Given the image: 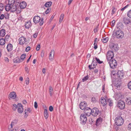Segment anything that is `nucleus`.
<instances>
[{
  "label": "nucleus",
  "instance_id": "32",
  "mask_svg": "<svg viewBox=\"0 0 131 131\" xmlns=\"http://www.w3.org/2000/svg\"><path fill=\"white\" fill-rule=\"evenodd\" d=\"M108 40V37H103L102 39V41L104 43H105L107 42Z\"/></svg>",
  "mask_w": 131,
  "mask_h": 131
},
{
  "label": "nucleus",
  "instance_id": "26",
  "mask_svg": "<svg viewBox=\"0 0 131 131\" xmlns=\"http://www.w3.org/2000/svg\"><path fill=\"white\" fill-rule=\"evenodd\" d=\"M5 34V30L4 29H2L0 31V36L1 37H4Z\"/></svg>",
  "mask_w": 131,
  "mask_h": 131
},
{
  "label": "nucleus",
  "instance_id": "28",
  "mask_svg": "<svg viewBox=\"0 0 131 131\" xmlns=\"http://www.w3.org/2000/svg\"><path fill=\"white\" fill-rule=\"evenodd\" d=\"M44 116L45 118L47 119L48 117V114L47 109H45L44 112Z\"/></svg>",
  "mask_w": 131,
  "mask_h": 131
},
{
  "label": "nucleus",
  "instance_id": "58",
  "mask_svg": "<svg viewBox=\"0 0 131 131\" xmlns=\"http://www.w3.org/2000/svg\"><path fill=\"white\" fill-rule=\"evenodd\" d=\"M27 111L29 113H31V110L29 108H28L27 109Z\"/></svg>",
  "mask_w": 131,
  "mask_h": 131
},
{
  "label": "nucleus",
  "instance_id": "22",
  "mask_svg": "<svg viewBox=\"0 0 131 131\" xmlns=\"http://www.w3.org/2000/svg\"><path fill=\"white\" fill-rule=\"evenodd\" d=\"M124 23L126 24H129L130 23V19L128 18H123Z\"/></svg>",
  "mask_w": 131,
  "mask_h": 131
},
{
  "label": "nucleus",
  "instance_id": "24",
  "mask_svg": "<svg viewBox=\"0 0 131 131\" xmlns=\"http://www.w3.org/2000/svg\"><path fill=\"white\" fill-rule=\"evenodd\" d=\"M126 103L128 105L131 104V97H128L126 98Z\"/></svg>",
  "mask_w": 131,
  "mask_h": 131
},
{
  "label": "nucleus",
  "instance_id": "43",
  "mask_svg": "<svg viewBox=\"0 0 131 131\" xmlns=\"http://www.w3.org/2000/svg\"><path fill=\"white\" fill-rule=\"evenodd\" d=\"M116 9L114 7L113 8L112 10V14L113 15L114 14L116 11Z\"/></svg>",
  "mask_w": 131,
  "mask_h": 131
},
{
  "label": "nucleus",
  "instance_id": "20",
  "mask_svg": "<svg viewBox=\"0 0 131 131\" xmlns=\"http://www.w3.org/2000/svg\"><path fill=\"white\" fill-rule=\"evenodd\" d=\"M10 98L12 99H14L16 97V93L14 92H13L10 93L9 95Z\"/></svg>",
  "mask_w": 131,
  "mask_h": 131
},
{
  "label": "nucleus",
  "instance_id": "14",
  "mask_svg": "<svg viewBox=\"0 0 131 131\" xmlns=\"http://www.w3.org/2000/svg\"><path fill=\"white\" fill-rule=\"evenodd\" d=\"M19 44L21 45H23L24 44L26 41V38L24 36H22L19 39Z\"/></svg>",
  "mask_w": 131,
  "mask_h": 131
},
{
  "label": "nucleus",
  "instance_id": "50",
  "mask_svg": "<svg viewBox=\"0 0 131 131\" xmlns=\"http://www.w3.org/2000/svg\"><path fill=\"white\" fill-rule=\"evenodd\" d=\"M128 128L129 130H131V123H129L128 125Z\"/></svg>",
  "mask_w": 131,
  "mask_h": 131
},
{
  "label": "nucleus",
  "instance_id": "3",
  "mask_svg": "<svg viewBox=\"0 0 131 131\" xmlns=\"http://www.w3.org/2000/svg\"><path fill=\"white\" fill-rule=\"evenodd\" d=\"M124 33L121 30H114L113 32V36H115L117 38H122L124 36Z\"/></svg>",
  "mask_w": 131,
  "mask_h": 131
},
{
  "label": "nucleus",
  "instance_id": "53",
  "mask_svg": "<svg viewBox=\"0 0 131 131\" xmlns=\"http://www.w3.org/2000/svg\"><path fill=\"white\" fill-rule=\"evenodd\" d=\"M53 107L52 106H50L49 107V110L50 111L52 112L53 110Z\"/></svg>",
  "mask_w": 131,
  "mask_h": 131
},
{
  "label": "nucleus",
  "instance_id": "48",
  "mask_svg": "<svg viewBox=\"0 0 131 131\" xmlns=\"http://www.w3.org/2000/svg\"><path fill=\"white\" fill-rule=\"evenodd\" d=\"M30 47H28L26 48L25 51L26 52H28L30 50Z\"/></svg>",
  "mask_w": 131,
  "mask_h": 131
},
{
  "label": "nucleus",
  "instance_id": "41",
  "mask_svg": "<svg viewBox=\"0 0 131 131\" xmlns=\"http://www.w3.org/2000/svg\"><path fill=\"white\" fill-rule=\"evenodd\" d=\"M127 15L128 17L131 18V9L128 12Z\"/></svg>",
  "mask_w": 131,
  "mask_h": 131
},
{
  "label": "nucleus",
  "instance_id": "25",
  "mask_svg": "<svg viewBox=\"0 0 131 131\" xmlns=\"http://www.w3.org/2000/svg\"><path fill=\"white\" fill-rule=\"evenodd\" d=\"M15 0H9L8 4L12 5H16Z\"/></svg>",
  "mask_w": 131,
  "mask_h": 131
},
{
  "label": "nucleus",
  "instance_id": "12",
  "mask_svg": "<svg viewBox=\"0 0 131 131\" xmlns=\"http://www.w3.org/2000/svg\"><path fill=\"white\" fill-rule=\"evenodd\" d=\"M17 111L19 113H21L23 111V106L20 103H18L17 104Z\"/></svg>",
  "mask_w": 131,
  "mask_h": 131
},
{
  "label": "nucleus",
  "instance_id": "63",
  "mask_svg": "<svg viewBox=\"0 0 131 131\" xmlns=\"http://www.w3.org/2000/svg\"><path fill=\"white\" fill-rule=\"evenodd\" d=\"M38 35L37 33H35L33 35V37L34 38H36Z\"/></svg>",
  "mask_w": 131,
  "mask_h": 131
},
{
  "label": "nucleus",
  "instance_id": "7",
  "mask_svg": "<svg viewBox=\"0 0 131 131\" xmlns=\"http://www.w3.org/2000/svg\"><path fill=\"white\" fill-rule=\"evenodd\" d=\"M114 56V53L113 51H109L107 52L106 57L107 61L113 59Z\"/></svg>",
  "mask_w": 131,
  "mask_h": 131
},
{
  "label": "nucleus",
  "instance_id": "52",
  "mask_svg": "<svg viewBox=\"0 0 131 131\" xmlns=\"http://www.w3.org/2000/svg\"><path fill=\"white\" fill-rule=\"evenodd\" d=\"M94 48L95 49H96L97 48V46L96 43H94Z\"/></svg>",
  "mask_w": 131,
  "mask_h": 131
},
{
  "label": "nucleus",
  "instance_id": "47",
  "mask_svg": "<svg viewBox=\"0 0 131 131\" xmlns=\"http://www.w3.org/2000/svg\"><path fill=\"white\" fill-rule=\"evenodd\" d=\"M97 100V99L94 97H93L92 98V101L93 102H95Z\"/></svg>",
  "mask_w": 131,
  "mask_h": 131
},
{
  "label": "nucleus",
  "instance_id": "4",
  "mask_svg": "<svg viewBox=\"0 0 131 131\" xmlns=\"http://www.w3.org/2000/svg\"><path fill=\"white\" fill-rule=\"evenodd\" d=\"M107 61L111 68L114 69L117 65V62L116 60L114 59H111L109 61Z\"/></svg>",
  "mask_w": 131,
  "mask_h": 131
},
{
  "label": "nucleus",
  "instance_id": "54",
  "mask_svg": "<svg viewBox=\"0 0 131 131\" xmlns=\"http://www.w3.org/2000/svg\"><path fill=\"white\" fill-rule=\"evenodd\" d=\"M4 14H2L0 16V19H3L4 18Z\"/></svg>",
  "mask_w": 131,
  "mask_h": 131
},
{
  "label": "nucleus",
  "instance_id": "51",
  "mask_svg": "<svg viewBox=\"0 0 131 131\" xmlns=\"http://www.w3.org/2000/svg\"><path fill=\"white\" fill-rule=\"evenodd\" d=\"M128 5H127L125 6L124 7L122 8L121 9V10H124L126 8H127L128 6Z\"/></svg>",
  "mask_w": 131,
  "mask_h": 131
},
{
  "label": "nucleus",
  "instance_id": "2",
  "mask_svg": "<svg viewBox=\"0 0 131 131\" xmlns=\"http://www.w3.org/2000/svg\"><path fill=\"white\" fill-rule=\"evenodd\" d=\"M34 22L35 24L37 23L40 22L39 25L40 26L42 25L44 23L43 18H41L38 16H35L33 19Z\"/></svg>",
  "mask_w": 131,
  "mask_h": 131
},
{
  "label": "nucleus",
  "instance_id": "10",
  "mask_svg": "<svg viewBox=\"0 0 131 131\" xmlns=\"http://www.w3.org/2000/svg\"><path fill=\"white\" fill-rule=\"evenodd\" d=\"M87 106V104L85 101L81 102L80 104V107L82 110H84V111L86 108V107Z\"/></svg>",
  "mask_w": 131,
  "mask_h": 131
},
{
  "label": "nucleus",
  "instance_id": "45",
  "mask_svg": "<svg viewBox=\"0 0 131 131\" xmlns=\"http://www.w3.org/2000/svg\"><path fill=\"white\" fill-rule=\"evenodd\" d=\"M29 83V79L28 77H27L26 81V84L27 85H28Z\"/></svg>",
  "mask_w": 131,
  "mask_h": 131
},
{
  "label": "nucleus",
  "instance_id": "39",
  "mask_svg": "<svg viewBox=\"0 0 131 131\" xmlns=\"http://www.w3.org/2000/svg\"><path fill=\"white\" fill-rule=\"evenodd\" d=\"M89 77L88 75L82 79V81L83 82L86 81L88 79Z\"/></svg>",
  "mask_w": 131,
  "mask_h": 131
},
{
  "label": "nucleus",
  "instance_id": "33",
  "mask_svg": "<svg viewBox=\"0 0 131 131\" xmlns=\"http://www.w3.org/2000/svg\"><path fill=\"white\" fill-rule=\"evenodd\" d=\"M52 3L51 2H46L45 5V6L46 7H49L51 5Z\"/></svg>",
  "mask_w": 131,
  "mask_h": 131
},
{
  "label": "nucleus",
  "instance_id": "34",
  "mask_svg": "<svg viewBox=\"0 0 131 131\" xmlns=\"http://www.w3.org/2000/svg\"><path fill=\"white\" fill-rule=\"evenodd\" d=\"M102 121V119L101 118H99L97 119L96 122V125L97 124L98 125L99 124H100L101 123Z\"/></svg>",
  "mask_w": 131,
  "mask_h": 131
},
{
  "label": "nucleus",
  "instance_id": "59",
  "mask_svg": "<svg viewBox=\"0 0 131 131\" xmlns=\"http://www.w3.org/2000/svg\"><path fill=\"white\" fill-rule=\"evenodd\" d=\"M26 110L25 109V117H27V116H28V113L27 112H26Z\"/></svg>",
  "mask_w": 131,
  "mask_h": 131
},
{
  "label": "nucleus",
  "instance_id": "1",
  "mask_svg": "<svg viewBox=\"0 0 131 131\" xmlns=\"http://www.w3.org/2000/svg\"><path fill=\"white\" fill-rule=\"evenodd\" d=\"M5 8L7 12L10 11L12 12H14L17 9L16 5H12L9 4H7L5 7Z\"/></svg>",
  "mask_w": 131,
  "mask_h": 131
},
{
  "label": "nucleus",
  "instance_id": "44",
  "mask_svg": "<svg viewBox=\"0 0 131 131\" xmlns=\"http://www.w3.org/2000/svg\"><path fill=\"white\" fill-rule=\"evenodd\" d=\"M51 10L50 8H48L46 11L45 13L46 14H47L50 12Z\"/></svg>",
  "mask_w": 131,
  "mask_h": 131
},
{
  "label": "nucleus",
  "instance_id": "37",
  "mask_svg": "<svg viewBox=\"0 0 131 131\" xmlns=\"http://www.w3.org/2000/svg\"><path fill=\"white\" fill-rule=\"evenodd\" d=\"M12 107L13 110L15 111L17 108V105L15 104H13Z\"/></svg>",
  "mask_w": 131,
  "mask_h": 131
},
{
  "label": "nucleus",
  "instance_id": "36",
  "mask_svg": "<svg viewBox=\"0 0 131 131\" xmlns=\"http://www.w3.org/2000/svg\"><path fill=\"white\" fill-rule=\"evenodd\" d=\"M64 17V15L63 14H62L60 16V19H59V22L61 23V22L62 21L63 18Z\"/></svg>",
  "mask_w": 131,
  "mask_h": 131
},
{
  "label": "nucleus",
  "instance_id": "18",
  "mask_svg": "<svg viewBox=\"0 0 131 131\" xmlns=\"http://www.w3.org/2000/svg\"><path fill=\"white\" fill-rule=\"evenodd\" d=\"M54 50H52L50 53L49 56V58L50 60L51 61L53 60L54 57Z\"/></svg>",
  "mask_w": 131,
  "mask_h": 131
},
{
  "label": "nucleus",
  "instance_id": "64",
  "mask_svg": "<svg viewBox=\"0 0 131 131\" xmlns=\"http://www.w3.org/2000/svg\"><path fill=\"white\" fill-rule=\"evenodd\" d=\"M22 102L23 104H26L27 103L26 101L25 100H23Z\"/></svg>",
  "mask_w": 131,
  "mask_h": 131
},
{
  "label": "nucleus",
  "instance_id": "9",
  "mask_svg": "<svg viewBox=\"0 0 131 131\" xmlns=\"http://www.w3.org/2000/svg\"><path fill=\"white\" fill-rule=\"evenodd\" d=\"M99 113V111L98 108H94L92 110V114L94 116H97Z\"/></svg>",
  "mask_w": 131,
  "mask_h": 131
},
{
  "label": "nucleus",
  "instance_id": "31",
  "mask_svg": "<svg viewBox=\"0 0 131 131\" xmlns=\"http://www.w3.org/2000/svg\"><path fill=\"white\" fill-rule=\"evenodd\" d=\"M5 40L3 38H0V45H3L5 44Z\"/></svg>",
  "mask_w": 131,
  "mask_h": 131
},
{
  "label": "nucleus",
  "instance_id": "29",
  "mask_svg": "<svg viewBox=\"0 0 131 131\" xmlns=\"http://www.w3.org/2000/svg\"><path fill=\"white\" fill-rule=\"evenodd\" d=\"M107 103H108L109 105L110 106H112L113 105L112 100L111 99H109L108 100Z\"/></svg>",
  "mask_w": 131,
  "mask_h": 131
},
{
  "label": "nucleus",
  "instance_id": "5",
  "mask_svg": "<svg viewBox=\"0 0 131 131\" xmlns=\"http://www.w3.org/2000/svg\"><path fill=\"white\" fill-rule=\"evenodd\" d=\"M123 120L122 118L120 116L117 117L115 119V122L118 126L122 125L123 123Z\"/></svg>",
  "mask_w": 131,
  "mask_h": 131
},
{
  "label": "nucleus",
  "instance_id": "30",
  "mask_svg": "<svg viewBox=\"0 0 131 131\" xmlns=\"http://www.w3.org/2000/svg\"><path fill=\"white\" fill-rule=\"evenodd\" d=\"M13 61L14 63H19L21 62L20 59L17 57L13 59Z\"/></svg>",
  "mask_w": 131,
  "mask_h": 131
},
{
  "label": "nucleus",
  "instance_id": "35",
  "mask_svg": "<svg viewBox=\"0 0 131 131\" xmlns=\"http://www.w3.org/2000/svg\"><path fill=\"white\" fill-rule=\"evenodd\" d=\"M4 8L3 4L2 3H0V14L3 11Z\"/></svg>",
  "mask_w": 131,
  "mask_h": 131
},
{
  "label": "nucleus",
  "instance_id": "11",
  "mask_svg": "<svg viewBox=\"0 0 131 131\" xmlns=\"http://www.w3.org/2000/svg\"><path fill=\"white\" fill-rule=\"evenodd\" d=\"M111 49L113 51H116L118 50V45L114 43H112L110 45Z\"/></svg>",
  "mask_w": 131,
  "mask_h": 131
},
{
  "label": "nucleus",
  "instance_id": "13",
  "mask_svg": "<svg viewBox=\"0 0 131 131\" xmlns=\"http://www.w3.org/2000/svg\"><path fill=\"white\" fill-rule=\"evenodd\" d=\"M84 111V113L87 116H89L92 114V110L90 108L87 107Z\"/></svg>",
  "mask_w": 131,
  "mask_h": 131
},
{
  "label": "nucleus",
  "instance_id": "49",
  "mask_svg": "<svg viewBox=\"0 0 131 131\" xmlns=\"http://www.w3.org/2000/svg\"><path fill=\"white\" fill-rule=\"evenodd\" d=\"M44 51L42 50L40 56L41 57H43L44 56Z\"/></svg>",
  "mask_w": 131,
  "mask_h": 131
},
{
  "label": "nucleus",
  "instance_id": "56",
  "mask_svg": "<svg viewBox=\"0 0 131 131\" xmlns=\"http://www.w3.org/2000/svg\"><path fill=\"white\" fill-rule=\"evenodd\" d=\"M34 107L35 108H36L37 107V104L36 102H35L34 103Z\"/></svg>",
  "mask_w": 131,
  "mask_h": 131
},
{
  "label": "nucleus",
  "instance_id": "6",
  "mask_svg": "<svg viewBox=\"0 0 131 131\" xmlns=\"http://www.w3.org/2000/svg\"><path fill=\"white\" fill-rule=\"evenodd\" d=\"M85 114H82L80 116V123L84 125L86 123L87 121V118Z\"/></svg>",
  "mask_w": 131,
  "mask_h": 131
},
{
  "label": "nucleus",
  "instance_id": "46",
  "mask_svg": "<svg viewBox=\"0 0 131 131\" xmlns=\"http://www.w3.org/2000/svg\"><path fill=\"white\" fill-rule=\"evenodd\" d=\"M40 48V45L38 44V45L36 47V49L37 51H38L39 50Z\"/></svg>",
  "mask_w": 131,
  "mask_h": 131
},
{
  "label": "nucleus",
  "instance_id": "19",
  "mask_svg": "<svg viewBox=\"0 0 131 131\" xmlns=\"http://www.w3.org/2000/svg\"><path fill=\"white\" fill-rule=\"evenodd\" d=\"M118 77L120 79H122L124 75L123 71H118L117 73Z\"/></svg>",
  "mask_w": 131,
  "mask_h": 131
},
{
  "label": "nucleus",
  "instance_id": "61",
  "mask_svg": "<svg viewBox=\"0 0 131 131\" xmlns=\"http://www.w3.org/2000/svg\"><path fill=\"white\" fill-rule=\"evenodd\" d=\"M25 71L26 72H28L29 71L27 67H26L25 68Z\"/></svg>",
  "mask_w": 131,
  "mask_h": 131
},
{
  "label": "nucleus",
  "instance_id": "62",
  "mask_svg": "<svg viewBox=\"0 0 131 131\" xmlns=\"http://www.w3.org/2000/svg\"><path fill=\"white\" fill-rule=\"evenodd\" d=\"M91 56V55L90 54L88 53L87 56H86V58L88 59H89V58Z\"/></svg>",
  "mask_w": 131,
  "mask_h": 131
},
{
  "label": "nucleus",
  "instance_id": "60",
  "mask_svg": "<svg viewBox=\"0 0 131 131\" xmlns=\"http://www.w3.org/2000/svg\"><path fill=\"white\" fill-rule=\"evenodd\" d=\"M105 87V85L104 84L102 86V90L103 91V92H104Z\"/></svg>",
  "mask_w": 131,
  "mask_h": 131
},
{
  "label": "nucleus",
  "instance_id": "27",
  "mask_svg": "<svg viewBox=\"0 0 131 131\" xmlns=\"http://www.w3.org/2000/svg\"><path fill=\"white\" fill-rule=\"evenodd\" d=\"M49 92L50 96H52L53 93V90L51 86H50L49 87Z\"/></svg>",
  "mask_w": 131,
  "mask_h": 131
},
{
  "label": "nucleus",
  "instance_id": "17",
  "mask_svg": "<svg viewBox=\"0 0 131 131\" xmlns=\"http://www.w3.org/2000/svg\"><path fill=\"white\" fill-rule=\"evenodd\" d=\"M27 3L25 1H22L20 3L19 6L21 9H24L26 7Z\"/></svg>",
  "mask_w": 131,
  "mask_h": 131
},
{
  "label": "nucleus",
  "instance_id": "8",
  "mask_svg": "<svg viewBox=\"0 0 131 131\" xmlns=\"http://www.w3.org/2000/svg\"><path fill=\"white\" fill-rule=\"evenodd\" d=\"M117 105L118 107L120 109H124L125 107L124 102L121 100H119L118 102Z\"/></svg>",
  "mask_w": 131,
  "mask_h": 131
},
{
  "label": "nucleus",
  "instance_id": "38",
  "mask_svg": "<svg viewBox=\"0 0 131 131\" xmlns=\"http://www.w3.org/2000/svg\"><path fill=\"white\" fill-rule=\"evenodd\" d=\"M95 59L96 60L97 62L99 64H101L103 62V61H100L99 58H97L96 57H95Z\"/></svg>",
  "mask_w": 131,
  "mask_h": 131
},
{
  "label": "nucleus",
  "instance_id": "21",
  "mask_svg": "<svg viewBox=\"0 0 131 131\" xmlns=\"http://www.w3.org/2000/svg\"><path fill=\"white\" fill-rule=\"evenodd\" d=\"M6 48L8 52L11 51L13 50V45L10 43L8 44Z\"/></svg>",
  "mask_w": 131,
  "mask_h": 131
},
{
  "label": "nucleus",
  "instance_id": "42",
  "mask_svg": "<svg viewBox=\"0 0 131 131\" xmlns=\"http://www.w3.org/2000/svg\"><path fill=\"white\" fill-rule=\"evenodd\" d=\"M128 88L131 90V81H130L127 84Z\"/></svg>",
  "mask_w": 131,
  "mask_h": 131
},
{
  "label": "nucleus",
  "instance_id": "57",
  "mask_svg": "<svg viewBox=\"0 0 131 131\" xmlns=\"http://www.w3.org/2000/svg\"><path fill=\"white\" fill-rule=\"evenodd\" d=\"M4 60L5 61L7 62H8L9 61V60L8 58L7 57H5L4 58Z\"/></svg>",
  "mask_w": 131,
  "mask_h": 131
},
{
  "label": "nucleus",
  "instance_id": "16",
  "mask_svg": "<svg viewBox=\"0 0 131 131\" xmlns=\"http://www.w3.org/2000/svg\"><path fill=\"white\" fill-rule=\"evenodd\" d=\"M94 59V58L93 59ZM94 59L92 60V62L91 64L89 65V67L90 70H92L93 69L95 68L97 65V63L96 62L93 63L94 62Z\"/></svg>",
  "mask_w": 131,
  "mask_h": 131
},
{
  "label": "nucleus",
  "instance_id": "40",
  "mask_svg": "<svg viewBox=\"0 0 131 131\" xmlns=\"http://www.w3.org/2000/svg\"><path fill=\"white\" fill-rule=\"evenodd\" d=\"M26 55L25 54H22L21 56V59L22 60H24L25 58Z\"/></svg>",
  "mask_w": 131,
  "mask_h": 131
},
{
  "label": "nucleus",
  "instance_id": "55",
  "mask_svg": "<svg viewBox=\"0 0 131 131\" xmlns=\"http://www.w3.org/2000/svg\"><path fill=\"white\" fill-rule=\"evenodd\" d=\"M115 20H113L112 21V24L111 25L112 26H114L115 25Z\"/></svg>",
  "mask_w": 131,
  "mask_h": 131
},
{
  "label": "nucleus",
  "instance_id": "15",
  "mask_svg": "<svg viewBox=\"0 0 131 131\" xmlns=\"http://www.w3.org/2000/svg\"><path fill=\"white\" fill-rule=\"evenodd\" d=\"M100 103L103 106L106 105L107 103L106 100L104 97H101Z\"/></svg>",
  "mask_w": 131,
  "mask_h": 131
},
{
  "label": "nucleus",
  "instance_id": "23",
  "mask_svg": "<svg viewBox=\"0 0 131 131\" xmlns=\"http://www.w3.org/2000/svg\"><path fill=\"white\" fill-rule=\"evenodd\" d=\"M31 23L30 21H28L25 23V27L26 28L28 29L31 26Z\"/></svg>",
  "mask_w": 131,
  "mask_h": 131
}]
</instances>
